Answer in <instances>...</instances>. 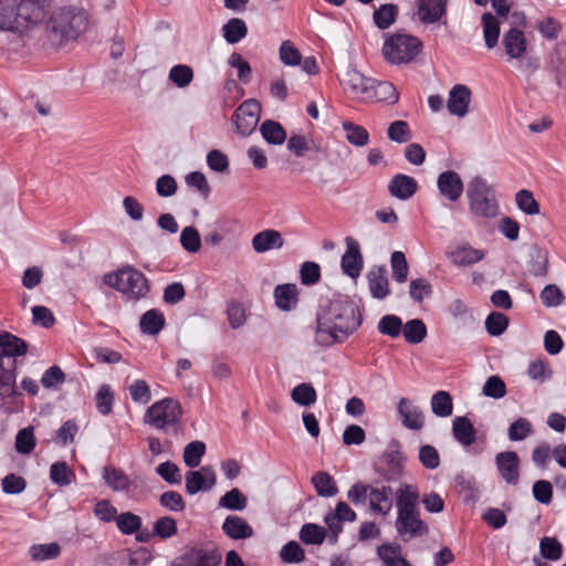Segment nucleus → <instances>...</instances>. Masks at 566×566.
<instances>
[{
  "mask_svg": "<svg viewBox=\"0 0 566 566\" xmlns=\"http://www.w3.org/2000/svg\"><path fill=\"white\" fill-rule=\"evenodd\" d=\"M315 340L321 346L343 343L358 329L363 317L347 295H337L317 314Z\"/></svg>",
  "mask_w": 566,
  "mask_h": 566,
  "instance_id": "nucleus-1",
  "label": "nucleus"
},
{
  "mask_svg": "<svg viewBox=\"0 0 566 566\" xmlns=\"http://www.w3.org/2000/svg\"><path fill=\"white\" fill-rule=\"evenodd\" d=\"M88 14L83 8L66 6L52 12L45 23L46 36L53 45L63 46L76 40L87 28Z\"/></svg>",
  "mask_w": 566,
  "mask_h": 566,
  "instance_id": "nucleus-2",
  "label": "nucleus"
},
{
  "mask_svg": "<svg viewBox=\"0 0 566 566\" xmlns=\"http://www.w3.org/2000/svg\"><path fill=\"white\" fill-rule=\"evenodd\" d=\"M184 410L180 402L167 397L154 402L147 408L144 415V422L165 432L171 430L178 434L181 431V419Z\"/></svg>",
  "mask_w": 566,
  "mask_h": 566,
  "instance_id": "nucleus-3",
  "label": "nucleus"
},
{
  "mask_svg": "<svg viewBox=\"0 0 566 566\" xmlns=\"http://www.w3.org/2000/svg\"><path fill=\"white\" fill-rule=\"evenodd\" d=\"M422 48L423 45L419 38L396 32L385 39L382 55L390 64H407L421 53Z\"/></svg>",
  "mask_w": 566,
  "mask_h": 566,
  "instance_id": "nucleus-4",
  "label": "nucleus"
},
{
  "mask_svg": "<svg viewBox=\"0 0 566 566\" xmlns=\"http://www.w3.org/2000/svg\"><path fill=\"white\" fill-rule=\"evenodd\" d=\"M467 196L470 212L474 218L492 219L497 216L499 205L494 190L482 177L472 178L468 185Z\"/></svg>",
  "mask_w": 566,
  "mask_h": 566,
  "instance_id": "nucleus-5",
  "label": "nucleus"
},
{
  "mask_svg": "<svg viewBox=\"0 0 566 566\" xmlns=\"http://www.w3.org/2000/svg\"><path fill=\"white\" fill-rule=\"evenodd\" d=\"M103 282L134 300H139L149 292V283L146 276L130 265L105 274Z\"/></svg>",
  "mask_w": 566,
  "mask_h": 566,
  "instance_id": "nucleus-6",
  "label": "nucleus"
},
{
  "mask_svg": "<svg viewBox=\"0 0 566 566\" xmlns=\"http://www.w3.org/2000/svg\"><path fill=\"white\" fill-rule=\"evenodd\" d=\"M15 365V361H13ZM15 366L7 369L0 360V409L8 415L23 410L22 394L15 387Z\"/></svg>",
  "mask_w": 566,
  "mask_h": 566,
  "instance_id": "nucleus-7",
  "label": "nucleus"
},
{
  "mask_svg": "<svg viewBox=\"0 0 566 566\" xmlns=\"http://www.w3.org/2000/svg\"><path fill=\"white\" fill-rule=\"evenodd\" d=\"M261 115V104L255 98L245 99L232 115L237 133L249 136L256 127Z\"/></svg>",
  "mask_w": 566,
  "mask_h": 566,
  "instance_id": "nucleus-8",
  "label": "nucleus"
},
{
  "mask_svg": "<svg viewBox=\"0 0 566 566\" xmlns=\"http://www.w3.org/2000/svg\"><path fill=\"white\" fill-rule=\"evenodd\" d=\"M216 483V472L210 465L201 467L199 470H190L186 473V492L189 495L208 492Z\"/></svg>",
  "mask_w": 566,
  "mask_h": 566,
  "instance_id": "nucleus-9",
  "label": "nucleus"
},
{
  "mask_svg": "<svg viewBox=\"0 0 566 566\" xmlns=\"http://www.w3.org/2000/svg\"><path fill=\"white\" fill-rule=\"evenodd\" d=\"M151 559V553L146 547L136 551L122 549L107 557L108 566H146Z\"/></svg>",
  "mask_w": 566,
  "mask_h": 566,
  "instance_id": "nucleus-10",
  "label": "nucleus"
},
{
  "mask_svg": "<svg viewBox=\"0 0 566 566\" xmlns=\"http://www.w3.org/2000/svg\"><path fill=\"white\" fill-rule=\"evenodd\" d=\"M495 464L502 479L510 485L520 480V458L515 451H503L496 454Z\"/></svg>",
  "mask_w": 566,
  "mask_h": 566,
  "instance_id": "nucleus-11",
  "label": "nucleus"
},
{
  "mask_svg": "<svg viewBox=\"0 0 566 566\" xmlns=\"http://www.w3.org/2000/svg\"><path fill=\"white\" fill-rule=\"evenodd\" d=\"M437 187L441 197L451 202L458 201L463 193V181L454 170H446L438 176Z\"/></svg>",
  "mask_w": 566,
  "mask_h": 566,
  "instance_id": "nucleus-12",
  "label": "nucleus"
},
{
  "mask_svg": "<svg viewBox=\"0 0 566 566\" xmlns=\"http://www.w3.org/2000/svg\"><path fill=\"white\" fill-rule=\"evenodd\" d=\"M347 250L342 256L340 266L345 274L352 279H357L364 265L363 255L358 242L352 237L346 240Z\"/></svg>",
  "mask_w": 566,
  "mask_h": 566,
  "instance_id": "nucleus-13",
  "label": "nucleus"
},
{
  "mask_svg": "<svg viewBox=\"0 0 566 566\" xmlns=\"http://www.w3.org/2000/svg\"><path fill=\"white\" fill-rule=\"evenodd\" d=\"M373 78L366 77L357 70H348L342 80L344 90L350 95L367 101V95L370 93Z\"/></svg>",
  "mask_w": 566,
  "mask_h": 566,
  "instance_id": "nucleus-14",
  "label": "nucleus"
},
{
  "mask_svg": "<svg viewBox=\"0 0 566 566\" xmlns=\"http://www.w3.org/2000/svg\"><path fill=\"white\" fill-rule=\"evenodd\" d=\"M449 0H417V15L421 23L439 22L447 14Z\"/></svg>",
  "mask_w": 566,
  "mask_h": 566,
  "instance_id": "nucleus-15",
  "label": "nucleus"
},
{
  "mask_svg": "<svg viewBox=\"0 0 566 566\" xmlns=\"http://www.w3.org/2000/svg\"><path fill=\"white\" fill-rule=\"evenodd\" d=\"M396 530L400 536L421 537L429 533L428 525L420 518V512L398 515Z\"/></svg>",
  "mask_w": 566,
  "mask_h": 566,
  "instance_id": "nucleus-16",
  "label": "nucleus"
},
{
  "mask_svg": "<svg viewBox=\"0 0 566 566\" xmlns=\"http://www.w3.org/2000/svg\"><path fill=\"white\" fill-rule=\"evenodd\" d=\"M471 95V90L467 85H454L451 88L447 101L449 113L458 117H464L469 112Z\"/></svg>",
  "mask_w": 566,
  "mask_h": 566,
  "instance_id": "nucleus-17",
  "label": "nucleus"
},
{
  "mask_svg": "<svg viewBox=\"0 0 566 566\" xmlns=\"http://www.w3.org/2000/svg\"><path fill=\"white\" fill-rule=\"evenodd\" d=\"M398 413L402 424L410 430H420L424 424V416L421 409L413 406L408 398H401L398 402Z\"/></svg>",
  "mask_w": 566,
  "mask_h": 566,
  "instance_id": "nucleus-18",
  "label": "nucleus"
},
{
  "mask_svg": "<svg viewBox=\"0 0 566 566\" xmlns=\"http://www.w3.org/2000/svg\"><path fill=\"white\" fill-rule=\"evenodd\" d=\"M417 190L416 179L403 174L395 175L388 184L389 193L399 200L410 199Z\"/></svg>",
  "mask_w": 566,
  "mask_h": 566,
  "instance_id": "nucleus-19",
  "label": "nucleus"
},
{
  "mask_svg": "<svg viewBox=\"0 0 566 566\" xmlns=\"http://www.w3.org/2000/svg\"><path fill=\"white\" fill-rule=\"evenodd\" d=\"M502 44L510 59H522L527 48L524 32L516 28H511L503 34Z\"/></svg>",
  "mask_w": 566,
  "mask_h": 566,
  "instance_id": "nucleus-20",
  "label": "nucleus"
},
{
  "mask_svg": "<svg viewBox=\"0 0 566 566\" xmlns=\"http://www.w3.org/2000/svg\"><path fill=\"white\" fill-rule=\"evenodd\" d=\"M284 245V239L280 231L266 229L258 232L252 239V247L256 253H264L272 249H281Z\"/></svg>",
  "mask_w": 566,
  "mask_h": 566,
  "instance_id": "nucleus-21",
  "label": "nucleus"
},
{
  "mask_svg": "<svg viewBox=\"0 0 566 566\" xmlns=\"http://www.w3.org/2000/svg\"><path fill=\"white\" fill-rule=\"evenodd\" d=\"M398 515L419 512V493L410 484L401 485L396 492Z\"/></svg>",
  "mask_w": 566,
  "mask_h": 566,
  "instance_id": "nucleus-22",
  "label": "nucleus"
},
{
  "mask_svg": "<svg viewBox=\"0 0 566 566\" xmlns=\"http://www.w3.org/2000/svg\"><path fill=\"white\" fill-rule=\"evenodd\" d=\"M28 352V344L22 338L9 333H0V360L2 357L24 356Z\"/></svg>",
  "mask_w": 566,
  "mask_h": 566,
  "instance_id": "nucleus-23",
  "label": "nucleus"
},
{
  "mask_svg": "<svg viewBox=\"0 0 566 566\" xmlns=\"http://www.w3.org/2000/svg\"><path fill=\"white\" fill-rule=\"evenodd\" d=\"M368 286L374 298L382 300L389 294L387 270L374 266L367 274Z\"/></svg>",
  "mask_w": 566,
  "mask_h": 566,
  "instance_id": "nucleus-24",
  "label": "nucleus"
},
{
  "mask_svg": "<svg viewBox=\"0 0 566 566\" xmlns=\"http://www.w3.org/2000/svg\"><path fill=\"white\" fill-rule=\"evenodd\" d=\"M275 305L284 312L296 307L298 302V290L295 284H280L274 289Z\"/></svg>",
  "mask_w": 566,
  "mask_h": 566,
  "instance_id": "nucleus-25",
  "label": "nucleus"
},
{
  "mask_svg": "<svg viewBox=\"0 0 566 566\" xmlns=\"http://www.w3.org/2000/svg\"><path fill=\"white\" fill-rule=\"evenodd\" d=\"M221 528L231 539H245L253 535V528L238 515L227 516Z\"/></svg>",
  "mask_w": 566,
  "mask_h": 566,
  "instance_id": "nucleus-26",
  "label": "nucleus"
},
{
  "mask_svg": "<svg viewBox=\"0 0 566 566\" xmlns=\"http://www.w3.org/2000/svg\"><path fill=\"white\" fill-rule=\"evenodd\" d=\"M452 434L454 439L464 447L475 442L476 431L468 417L459 416L452 421Z\"/></svg>",
  "mask_w": 566,
  "mask_h": 566,
  "instance_id": "nucleus-27",
  "label": "nucleus"
},
{
  "mask_svg": "<svg viewBox=\"0 0 566 566\" xmlns=\"http://www.w3.org/2000/svg\"><path fill=\"white\" fill-rule=\"evenodd\" d=\"M392 489L384 485L381 488L370 489L369 507L373 512L387 515L392 507Z\"/></svg>",
  "mask_w": 566,
  "mask_h": 566,
  "instance_id": "nucleus-28",
  "label": "nucleus"
},
{
  "mask_svg": "<svg viewBox=\"0 0 566 566\" xmlns=\"http://www.w3.org/2000/svg\"><path fill=\"white\" fill-rule=\"evenodd\" d=\"M19 29L34 23L43 17V9L38 0H18Z\"/></svg>",
  "mask_w": 566,
  "mask_h": 566,
  "instance_id": "nucleus-29",
  "label": "nucleus"
},
{
  "mask_svg": "<svg viewBox=\"0 0 566 566\" xmlns=\"http://www.w3.org/2000/svg\"><path fill=\"white\" fill-rule=\"evenodd\" d=\"M18 0H0V30H19Z\"/></svg>",
  "mask_w": 566,
  "mask_h": 566,
  "instance_id": "nucleus-30",
  "label": "nucleus"
},
{
  "mask_svg": "<svg viewBox=\"0 0 566 566\" xmlns=\"http://www.w3.org/2000/svg\"><path fill=\"white\" fill-rule=\"evenodd\" d=\"M186 553L192 566H220L222 560V555L217 548L209 551L191 547Z\"/></svg>",
  "mask_w": 566,
  "mask_h": 566,
  "instance_id": "nucleus-31",
  "label": "nucleus"
},
{
  "mask_svg": "<svg viewBox=\"0 0 566 566\" xmlns=\"http://www.w3.org/2000/svg\"><path fill=\"white\" fill-rule=\"evenodd\" d=\"M399 99V93L394 84L390 82H376L373 81L370 93L367 95V101L386 102L388 104H396Z\"/></svg>",
  "mask_w": 566,
  "mask_h": 566,
  "instance_id": "nucleus-32",
  "label": "nucleus"
},
{
  "mask_svg": "<svg viewBox=\"0 0 566 566\" xmlns=\"http://www.w3.org/2000/svg\"><path fill=\"white\" fill-rule=\"evenodd\" d=\"M164 327L165 316L156 308L145 312L139 319V328L146 335H157Z\"/></svg>",
  "mask_w": 566,
  "mask_h": 566,
  "instance_id": "nucleus-33",
  "label": "nucleus"
},
{
  "mask_svg": "<svg viewBox=\"0 0 566 566\" xmlns=\"http://www.w3.org/2000/svg\"><path fill=\"white\" fill-rule=\"evenodd\" d=\"M311 482L318 496L331 497L338 493V488L335 481L331 474L325 471L315 473L312 476Z\"/></svg>",
  "mask_w": 566,
  "mask_h": 566,
  "instance_id": "nucleus-34",
  "label": "nucleus"
},
{
  "mask_svg": "<svg viewBox=\"0 0 566 566\" xmlns=\"http://www.w3.org/2000/svg\"><path fill=\"white\" fill-rule=\"evenodd\" d=\"M103 478L105 483L115 492L127 491L132 485L128 475L117 468L105 467Z\"/></svg>",
  "mask_w": 566,
  "mask_h": 566,
  "instance_id": "nucleus-35",
  "label": "nucleus"
},
{
  "mask_svg": "<svg viewBox=\"0 0 566 566\" xmlns=\"http://www.w3.org/2000/svg\"><path fill=\"white\" fill-rule=\"evenodd\" d=\"M483 35L488 49L496 46L500 36V21L491 12L482 14Z\"/></svg>",
  "mask_w": 566,
  "mask_h": 566,
  "instance_id": "nucleus-36",
  "label": "nucleus"
},
{
  "mask_svg": "<svg viewBox=\"0 0 566 566\" xmlns=\"http://www.w3.org/2000/svg\"><path fill=\"white\" fill-rule=\"evenodd\" d=\"M223 38L229 44H235L248 34V27L240 18H231L222 27Z\"/></svg>",
  "mask_w": 566,
  "mask_h": 566,
  "instance_id": "nucleus-37",
  "label": "nucleus"
},
{
  "mask_svg": "<svg viewBox=\"0 0 566 566\" xmlns=\"http://www.w3.org/2000/svg\"><path fill=\"white\" fill-rule=\"evenodd\" d=\"M530 271L535 276H545L548 272V252L546 249L534 244L531 248Z\"/></svg>",
  "mask_w": 566,
  "mask_h": 566,
  "instance_id": "nucleus-38",
  "label": "nucleus"
},
{
  "mask_svg": "<svg viewBox=\"0 0 566 566\" xmlns=\"http://www.w3.org/2000/svg\"><path fill=\"white\" fill-rule=\"evenodd\" d=\"M262 137L271 145H282L286 139L283 126L272 119L264 120L260 126Z\"/></svg>",
  "mask_w": 566,
  "mask_h": 566,
  "instance_id": "nucleus-39",
  "label": "nucleus"
},
{
  "mask_svg": "<svg viewBox=\"0 0 566 566\" xmlns=\"http://www.w3.org/2000/svg\"><path fill=\"white\" fill-rule=\"evenodd\" d=\"M402 333L407 343L419 344L428 334L426 324L420 318H413L402 324Z\"/></svg>",
  "mask_w": 566,
  "mask_h": 566,
  "instance_id": "nucleus-40",
  "label": "nucleus"
},
{
  "mask_svg": "<svg viewBox=\"0 0 566 566\" xmlns=\"http://www.w3.org/2000/svg\"><path fill=\"white\" fill-rule=\"evenodd\" d=\"M398 6L392 3L381 4L378 9L374 11V22L376 27L380 30L388 29L398 17Z\"/></svg>",
  "mask_w": 566,
  "mask_h": 566,
  "instance_id": "nucleus-41",
  "label": "nucleus"
},
{
  "mask_svg": "<svg viewBox=\"0 0 566 566\" xmlns=\"http://www.w3.org/2000/svg\"><path fill=\"white\" fill-rule=\"evenodd\" d=\"M432 412L438 417H449L453 412L452 397L448 391L440 390L433 394L431 398Z\"/></svg>",
  "mask_w": 566,
  "mask_h": 566,
  "instance_id": "nucleus-42",
  "label": "nucleus"
},
{
  "mask_svg": "<svg viewBox=\"0 0 566 566\" xmlns=\"http://www.w3.org/2000/svg\"><path fill=\"white\" fill-rule=\"evenodd\" d=\"M450 256L454 264L465 266L481 261L484 252L472 247H462L453 251Z\"/></svg>",
  "mask_w": 566,
  "mask_h": 566,
  "instance_id": "nucleus-43",
  "label": "nucleus"
},
{
  "mask_svg": "<svg viewBox=\"0 0 566 566\" xmlns=\"http://www.w3.org/2000/svg\"><path fill=\"white\" fill-rule=\"evenodd\" d=\"M386 458L388 469L384 473V478L386 481H396L402 474L406 457L400 451H391L387 453Z\"/></svg>",
  "mask_w": 566,
  "mask_h": 566,
  "instance_id": "nucleus-44",
  "label": "nucleus"
},
{
  "mask_svg": "<svg viewBox=\"0 0 566 566\" xmlns=\"http://www.w3.org/2000/svg\"><path fill=\"white\" fill-rule=\"evenodd\" d=\"M291 398L295 403L308 407L315 403L317 394L311 384L302 382L293 388Z\"/></svg>",
  "mask_w": 566,
  "mask_h": 566,
  "instance_id": "nucleus-45",
  "label": "nucleus"
},
{
  "mask_svg": "<svg viewBox=\"0 0 566 566\" xmlns=\"http://www.w3.org/2000/svg\"><path fill=\"white\" fill-rule=\"evenodd\" d=\"M343 129L349 144L363 147L369 143V133L366 128L352 122H344Z\"/></svg>",
  "mask_w": 566,
  "mask_h": 566,
  "instance_id": "nucleus-46",
  "label": "nucleus"
},
{
  "mask_svg": "<svg viewBox=\"0 0 566 566\" xmlns=\"http://www.w3.org/2000/svg\"><path fill=\"white\" fill-rule=\"evenodd\" d=\"M377 328L380 334L396 338L400 336L402 332V321L397 315L387 314L380 318Z\"/></svg>",
  "mask_w": 566,
  "mask_h": 566,
  "instance_id": "nucleus-47",
  "label": "nucleus"
},
{
  "mask_svg": "<svg viewBox=\"0 0 566 566\" xmlns=\"http://www.w3.org/2000/svg\"><path fill=\"white\" fill-rule=\"evenodd\" d=\"M247 496L237 488L228 491L219 501L221 507L232 511H242L247 507Z\"/></svg>",
  "mask_w": 566,
  "mask_h": 566,
  "instance_id": "nucleus-48",
  "label": "nucleus"
},
{
  "mask_svg": "<svg viewBox=\"0 0 566 566\" xmlns=\"http://www.w3.org/2000/svg\"><path fill=\"white\" fill-rule=\"evenodd\" d=\"M206 444L202 441H192L184 449V462L189 468H197L205 455Z\"/></svg>",
  "mask_w": 566,
  "mask_h": 566,
  "instance_id": "nucleus-49",
  "label": "nucleus"
},
{
  "mask_svg": "<svg viewBox=\"0 0 566 566\" xmlns=\"http://www.w3.org/2000/svg\"><path fill=\"white\" fill-rule=\"evenodd\" d=\"M541 556L548 560H558L563 556V546L556 537L545 536L539 542Z\"/></svg>",
  "mask_w": 566,
  "mask_h": 566,
  "instance_id": "nucleus-50",
  "label": "nucleus"
},
{
  "mask_svg": "<svg viewBox=\"0 0 566 566\" xmlns=\"http://www.w3.org/2000/svg\"><path fill=\"white\" fill-rule=\"evenodd\" d=\"M168 78L177 87L184 88L192 82L193 70L189 65H185V64L175 65L170 69Z\"/></svg>",
  "mask_w": 566,
  "mask_h": 566,
  "instance_id": "nucleus-51",
  "label": "nucleus"
},
{
  "mask_svg": "<svg viewBox=\"0 0 566 566\" xmlns=\"http://www.w3.org/2000/svg\"><path fill=\"white\" fill-rule=\"evenodd\" d=\"M515 201L520 210L525 214L535 216L539 213V203L533 196V192L526 189H522L516 192Z\"/></svg>",
  "mask_w": 566,
  "mask_h": 566,
  "instance_id": "nucleus-52",
  "label": "nucleus"
},
{
  "mask_svg": "<svg viewBox=\"0 0 566 566\" xmlns=\"http://www.w3.org/2000/svg\"><path fill=\"white\" fill-rule=\"evenodd\" d=\"M326 536L325 528L316 524L307 523L300 531V539L304 544L319 545Z\"/></svg>",
  "mask_w": 566,
  "mask_h": 566,
  "instance_id": "nucleus-53",
  "label": "nucleus"
},
{
  "mask_svg": "<svg viewBox=\"0 0 566 566\" xmlns=\"http://www.w3.org/2000/svg\"><path fill=\"white\" fill-rule=\"evenodd\" d=\"M509 326V317L500 312H492L485 319V329L491 336L502 335Z\"/></svg>",
  "mask_w": 566,
  "mask_h": 566,
  "instance_id": "nucleus-54",
  "label": "nucleus"
},
{
  "mask_svg": "<svg viewBox=\"0 0 566 566\" xmlns=\"http://www.w3.org/2000/svg\"><path fill=\"white\" fill-rule=\"evenodd\" d=\"M73 476L74 473L66 462L57 461L51 465L50 478L55 484L66 486L71 483Z\"/></svg>",
  "mask_w": 566,
  "mask_h": 566,
  "instance_id": "nucleus-55",
  "label": "nucleus"
},
{
  "mask_svg": "<svg viewBox=\"0 0 566 566\" xmlns=\"http://www.w3.org/2000/svg\"><path fill=\"white\" fill-rule=\"evenodd\" d=\"M181 247L189 253H196L201 248V238L195 227H186L180 234Z\"/></svg>",
  "mask_w": 566,
  "mask_h": 566,
  "instance_id": "nucleus-56",
  "label": "nucleus"
},
{
  "mask_svg": "<svg viewBox=\"0 0 566 566\" xmlns=\"http://www.w3.org/2000/svg\"><path fill=\"white\" fill-rule=\"evenodd\" d=\"M178 532L177 522L171 516H161L154 523V535L166 539L176 535Z\"/></svg>",
  "mask_w": 566,
  "mask_h": 566,
  "instance_id": "nucleus-57",
  "label": "nucleus"
},
{
  "mask_svg": "<svg viewBox=\"0 0 566 566\" xmlns=\"http://www.w3.org/2000/svg\"><path fill=\"white\" fill-rule=\"evenodd\" d=\"M116 524L123 534L130 535L139 531L142 518L132 512H125L117 516Z\"/></svg>",
  "mask_w": 566,
  "mask_h": 566,
  "instance_id": "nucleus-58",
  "label": "nucleus"
},
{
  "mask_svg": "<svg viewBox=\"0 0 566 566\" xmlns=\"http://www.w3.org/2000/svg\"><path fill=\"white\" fill-rule=\"evenodd\" d=\"M35 448V439L32 427L20 430L15 437V450L21 454H29Z\"/></svg>",
  "mask_w": 566,
  "mask_h": 566,
  "instance_id": "nucleus-59",
  "label": "nucleus"
},
{
  "mask_svg": "<svg viewBox=\"0 0 566 566\" xmlns=\"http://www.w3.org/2000/svg\"><path fill=\"white\" fill-rule=\"evenodd\" d=\"M482 394L493 399H501L506 395V385L500 376H490L482 388Z\"/></svg>",
  "mask_w": 566,
  "mask_h": 566,
  "instance_id": "nucleus-60",
  "label": "nucleus"
},
{
  "mask_svg": "<svg viewBox=\"0 0 566 566\" xmlns=\"http://www.w3.org/2000/svg\"><path fill=\"white\" fill-rule=\"evenodd\" d=\"M388 138L398 144L407 143L411 139L409 125L405 120H395L388 127Z\"/></svg>",
  "mask_w": 566,
  "mask_h": 566,
  "instance_id": "nucleus-61",
  "label": "nucleus"
},
{
  "mask_svg": "<svg viewBox=\"0 0 566 566\" xmlns=\"http://www.w3.org/2000/svg\"><path fill=\"white\" fill-rule=\"evenodd\" d=\"M156 473L169 484H180L182 480L180 469L171 461L160 463Z\"/></svg>",
  "mask_w": 566,
  "mask_h": 566,
  "instance_id": "nucleus-62",
  "label": "nucleus"
},
{
  "mask_svg": "<svg viewBox=\"0 0 566 566\" xmlns=\"http://www.w3.org/2000/svg\"><path fill=\"white\" fill-rule=\"evenodd\" d=\"M392 277L398 283H403L408 276V263L403 252L395 251L391 254Z\"/></svg>",
  "mask_w": 566,
  "mask_h": 566,
  "instance_id": "nucleus-63",
  "label": "nucleus"
},
{
  "mask_svg": "<svg viewBox=\"0 0 566 566\" xmlns=\"http://www.w3.org/2000/svg\"><path fill=\"white\" fill-rule=\"evenodd\" d=\"M280 557L284 563H301L305 559V552L295 541L286 543L280 553Z\"/></svg>",
  "mask_w": 566,
  "mask_h": 566,
  "instance_id": "nucleus-64",
  "label": "nucleus"
}]
</instances>
